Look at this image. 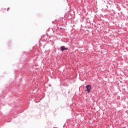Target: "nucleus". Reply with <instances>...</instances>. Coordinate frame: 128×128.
Wrapping results in <instances>:
<instances>
[{"label":"nucleus","instance_id":"0eeeda50","mask_svg":"<svg viewBox=\"0 0 128 128\" xmlns=\"http://www.w3.org/2000/svg\"><path fill=\"white\" fill-rule=\"evenodd\" d=\"M50 42H52V40H50Z\"/></svg>","mask_w":128,"mask_h":128},{"label":"nucleus","instance_id":"7ed1b4c3","mask_svg":"<svg viewBox=\"0 0 128 128\" xmlns=\"http://www.w3.org/2000/svg\"><path fill=\"white\" fill-rule=\"evenodd\" d=\"M68 50V48L64 47V50Z\"/></svg>","mask_w":128,"mask_h":128},{"label":"nucleus","instance_id":"423d86ee","mask_svg":"<svg viewBox=\"0 0 128 128\" xmlns=\"http://www.w3.org/2000/svg\"><path fill=\"white\" fill-rule=\"evenodd\" d=\"M88 20V18H87L86 20Z\"/></svg>","mask_w":128,"mask_h":128},{"label":"nucleus","instance_id":"f03ea898","mask_svg":"<svg viewBox=\"0 0 128 128\" xmlns=\"http://www.w3.org/2000/svg\"><path fill=\"white\" fill-rule=\"evenodd\" d=\"M64 46H62L60 48V50H62V52H64Z\"/></svg>","mask_w":128,"mask_h":128},{"label":"nucleus","instance_id":"f257e3e1","mask_svg":"<svg viewBox=\"0 0 128 128\" xmlns=\"http://www.w3.org/2000/svg\"><path fill=\"white\" fill-rule=\"evenodd\" d=\"M86 92H87L88 94H90V90H92V86H90V84L86 85Z\"/></svg>","mask_w":128,"mask_h":128},{"label":"nucleus","instance_id":"39448f33","mask_svg":"<svg viewBox=\"0 0 128 128\" xmlns=\"http://www.w3.org/2000/svg\"><path fill=\"white\" fill-rule=\"evenodd\" d=\"M60 30H62V28H60Z\"/></svg>","mask_w":128,"mask_h":128},{"label":"nucleus","instance_id":"20e7f679","mask_svg":"<svg viewBox=\"0 0 128 128\" xmlns=\"http://www.w3.org/2000/svg\"><path fill=\"white\" fill-rule=\"evenodd\" d=\"M44 128H48V126H46L44 127Z\"/></svg>","mask_w":128,"mask_h":128}]
</instances>
